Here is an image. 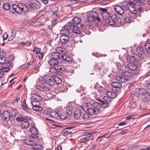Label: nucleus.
<instances>
[{
	"label": "nucleus",
	"instance_id": "obj_5",
	"mask_svg": "<svg viewBox=\"0 0 150 150\" xmlns=\"http://www.w3.org/2000/svg\"><path fill=\"white\" fill-rule=\"evenodd\" d=\"M87 19L89 21L93 22L96 21V20L99 21H100L98 14L94 11H92L90 13L89 16L87 17Z\"/></svg>",
	"mask_w": 150,
	"mask_h": 150
},
{
	"label": "nucleus",
	"instance_id": "obj_44",
	"mask_svg": "<svg viewBox=\"0 0 150 150\" xmlns=\"http://www.w3.org/2000/svg\"><path fill=\"white\" fill-rule=\"evenodd\" d=\"M22 5L23 6V7H22V12L23 11L24 12H28V8L27 6L23 4H22Z\"/></svg>",
	"mask_w": 150,
	"mask_h": 150
},
{
	"label": "nucleus",
	"instance_id": "obj_63",
	"mask_svg": "<svg viewBox=\"0 0 150 150\" xmlns=\"http://www.w3.org/2000/svg\"><path fill=\"white\" fill-rule=\"evenodd\" d=\"M58 21L56 20H54L52 21V26H54L58 23Z\"/></svg>",
	"mask_w": 150,
	"mask_h": 150
},
{
	"label": "nucleus",
	"instance_id": "obj_32",
	"mask_svg": "<svg viewBox=\"0 0 150 150\" xmlns=\"http://www.w3.org/2000/svg\"><path fill=\"white\" fill-rule=\"evenodd\" d=\"M30 125L29 123L27 121H25L23 122L21 124L22 128H27Z\"/></svg>",
	"mask_w": 150,
	"mask_h": 150
},
{
	"label": "nucleus",
	"instance_id": "obj_36",
	"mask_svg": "<svg viewBox=\"0 0 150 150\" xmlns=\"http://www.w3.org/2000/svg\"><path fill=\"white\" fill-rule=\"evenodd\" d=\"M81 21V19L80 18L77 17H75L72 20V22H73L76 25L77 24L79 23Z\"/></svg>",
	"mask_w": 150,
	"mask_h": 150
},
{
	"label": "nucleus",
	"instance_id": "obj_14",
	"mask_svg": "<svg viewBox=\"0 0 150 150\" xmlns=\"http://www.w3.org/2000/svg\"><path fill=\"white\" fill-rule=\"evenodd\" d=\"M114 9L118 14L122 15L124 14V11L122 7L119 5H116L115 6Z\"/></svg>",
	"mask_w": 150,
	"mask_h": 150
},
{
	"label": "nucleus",
	"instance_id": "obj_51",
	"mask_svg": "<svg viewBox=\"0 0 150 150\" xmlns=\"http://www.w3.org/2000/svg\"><path fill=\"white\" fill-rule=\"evenodd\" d=\"M145 48L148 52H149V50H150V43H146L145 45Z\"/></svg>",
	"mask_w": 150,
	"mask_h": 150
},
{
	"label": "nucleus",
	"instance_id": "obj_22",
	"mask_svg": "<svg viewBox=\"0 0 150 150\" xmlns=\"http://www.w3.org/2000/svg\"><path fill=\"white\" fill-rule=\"evenodd\" d=\"M106 94L108 97H109L110 99V98H115L117 95V94L111 91H107L106 92Z\"/></svg>",
	"mask_w": 150,
	"mask_h": 150
},
{
	"label": "nucleus",
	"instance_id": "obj_56",
	"mask_svg": "<svg viewBox=\"0 0 150 150\" xmlns=\"http://www.w3.org/2000/svg\"><path fill=\"white\" fill-rule=\"evenodd\" d=\"M140 109L142 110H145L147 108L146 105L144 103H142L140 104Z\"/></svg>",
	"mask_w": 150,
	"mask_h": 150
},
{
	"label": "nucleus",
	"instance_id": "obj_10",
	"mask_svg": "<svg viewBox=\"0 0 150 150\" xmlns=\"http://www.w3.org/2000/svg\"><path fill=\"white\" fill-rule=\"evenodd\" d=\"M49 55L51 59L57 60L58 59L61 58V57H62V55L56 52H53L50 53Z\"/></svg>",
	"mask_w": 150,
	"mask_h": 150
},
{
	"label": "nucleus",
	"instance_id": "obj_2",
	"mask_svg": "<svg viewBox=\"0 0 150 150\" xmlns=\"http://www.w3.org/2000/svg\"><path fill=\"white\" fill-rule=\"evenodd\" d=\"M86 104L88 106V107L94 112V116H100L102 115L104 109H102L101 103L95 102L93 103L92 105L88 103Z\"/></svg>",
	"mask_w": 150,
	"mask_h": 150
},
{
	"label": "nucleus",
	"instance_id": "obj_8",
	"mask_svg": "<svg viewBox=\"0 0 150 150\" xmlns=\"http://www.w3.org/2000/svg\"><path fill=\"white\" fill-rule=\"evenodd\" d=\"M71 28L67 25L64 26V27L60 30V33L64 35H71Z\"/></svg>",
	"mask_w": 150,
	"mask_h": 150
},
{
	"label": "nucleus",
	"instance_id": "obj_25",
	"mask_svg": "<svg viewBox=\"0 0 150 150\" xmlns=\"http://www.w3.org/2000/svg\"><path fill=\"white\" fill-rule=\"evenodd\" d=\"M130 11V12L129 13L128 16H126V17L125 18L124 20V21L125 22H130L132 20L131 17H133L134 19H136L137 16V15H136V14H135L136 16V18H134L133 17L131 16L130 15V14L131 13V12Z\"/></svg>",
	"mask_w": 150,
	"mask_h": 150
},
{
	"label": "nucleus",
	"instance_id": "obj_54",
	"mask_svg": "<svg viewBox=\"0 0 150 150\" xmlns=\"http://www.w3.org/2000/svg\"><path fill=\"white\" fill-rule=\"evenodd\" d=\"M6 61V58L4 57H0V64H4Z\"/></svg>",
	"mask_w": 150,
	"mask_h": 150
},
{
	"label": "nucleus",
	"instance_id": "obj_48",
	"mask_svg": "<svg viewBox=\"0 0 150 150\" xmlns=\"http://www.w3.org/2000/svg\"><path fill=\"white\" fill-rule=\"evenodd\" d=\"M33 51L35 54H38L40 52V49L37 47H35L33 49Z\"/></svg>",
	"mask_w": 150,
	"mask_h": 150
},
{
	"label": "nucleus",
	"instance_id": "obj_47",
	"mask_svg": "<svg viewBox=\"0 0 150 150\" xmlns=\"http://www.w3.org/2000/svg\"><path fill=\"white\" fill-rule=\"evenodd\" d=\"M137 51L140 54L142 55L144 53L143 48L142 47H138L137 49Z\"/></svg>",
	"mask_w": 150,
	"mask_h": 150
},
{
	"label": "nucleus",
	"instance_id": "obj_39",
	"mask_svg": "<svg viewBox=\"0 0 150 150\" xmlns=\"http://www.w3.org/2000/svg\"><path fill=\"white\" fill-rule=\"evenodd\" d=\"M16 31L14 30H12V35L10 36L8 39V40L10 41L12 40L15 37L16 35Z\"/></svg>",
	"mask_w": 150,
	"mask_h": 150
},
{
	"label": "nucleus",
	"instance_id": "obj_6",
	"mask_svg": "<svg viewBox=\"0 0 150 150\" xmlns=\"http://www.w3.org/2000/svg\"><path fill=\"white\" fill-rule=\"evenodd\" d=\"M83 135L84 137L81 138V142H85L87 141L92 140L94 138L93 135L87 132H84L83 134Z\"/></svg>",
	"mask_w": 150,
	"mask_h": 150
},
{
	"label": "nucleus",
	"instance_id": "obj_61",
	"mask_svg": "<svg viewBox=\"0 0 150 150\" xmlns=\"http://www.w3.org/2000/svg\"><path fill=\"white\" fill-rule=\"evenodd\" d=\"M134 57H135V62H136L137 61H140V60L141 59L140 57L138 55H136L135 56H134Z\"/></svg>",
	"mask_w": 150,
	"mask_h": 150
},
{
	"label": "nucleus",
	"instance_id": "obj_23",
	"mask_svg": "<svg viewBox=\"0 0 150 150\" xmlns=\"http://www.w3.org/2000/svg\"><path fill=\"white\" fill-rule=\"evenodd\" d=\"M142 99L145 102L148 103L150 102V93L149 92L146 93V94L143 97Z\"/></svg>",
	"mask_w": 150,
	"mask_h": 150
},
{
	"label": "nucleus",
	"instance_id": "obj_9",
	"mask_svg": "<svg viewBox=\"0 0 150 150\" xmlns=\"http://www.w3.org/2000/svg\"><path fill=\"white\" fill-rule=\"evenodd\" d=\"M31 98L32 99L31 102H33V101L39 102L41 101L42 99V98L41 96L38 94L35 93L31 94Z\"/></svg>",
	"mask_w": 150,
	"mask_h": 150
},
{
	"label": "nucleus",
	"instance_id": "obj_43",
	"mask_svg": "<svg viewBox=\"0 0 150 150\" xmlns=\"http://www.w3.org/2000/svg\"><path fill=\"white\" fill-rule=\"evenodd\" d=\"M3 7L5 10H8L10 8V6L9 4L6 3L3 4Z\"/></svg>",
	"mask_w": 150,
	"mask_h": 150
},
{
	"label": "nucleus",
	"instance_id": "obj_37",
	"mask_svg": "<svg viewBox=\"0 0 150 150\" xmlns=\"http://www.w3.org/2000/svg\"><path fill=\"white\" fill-rule=\"evenodd\" d=\"M40 91L44 92L45 93L48 92L50 90V89L44 86H42L40 87Z\"/></svg>",
	"mask_w": 150,
	"mask_h": 150
},
{
	"label": "nucleus",
	"instance_id": "obj_41",
	"mask_svg": "<svg viewBox=\"0 0 150 150\" xmlns=\"http://www.w3.org/2000/svg\"><path fill=\"white\" fill-rule=\"evenodd\" d=\"M139 93L140 94H142L144 96L146 94V93H149L144 88H140L139 89Z\"/></svg>",
	"mask_w": 150,
	"mask_h": 150
},
{
	"label": "nucleus",
	"instance_id": "obj_15",
	"mask_svg": "<svg viewBox=\"0 0 150 150\" xmlns=\"http://www.w3.org/2000/svg\"><path fill=\"white\" fill-rule=\"evenodd\" d=\"M73 108L74 107L73 106H69L67 107L66 108H64V111L66 112L68 115L70 116L72 114Z\"/></svg>",
	"mask_w": 150,
	"mask_h": 150
},
{
	"label": "nucleus",
	"instance_id": "obj_17",
	"mask_svg": "<svg viewBox=\"0 0 150 150\" xmlns=\"http://www.w3.org/2000/svg\"><path fill=\"white\" fill-rule=\"evenodd\" d=\"M127 67L129 69L132 70H136L137 68L136 62H129L127 65Z\"/></svg>",
	"mask_w": 150,
	"mask_h": 150
},
{
	"label": "nucleus",
	"instance_id": "obj_16",
	"mask_svg": "<svg viewBox=\"0 0 150 150\" xmlns=\"http://www.w3.org/2000/svg\"><path fill=\"white\" fill-rule=\"evenodd\" d=\"M56 51L59 53L66 54L67 53V51L64 48L61 47H57L56 49Z\"/></svg>",
	"mask_w": 150,
	"mask_h": 150
},
{
	"label": "nucleus",
	"instance_id": "obj_60",
	"mask_svg": "<svg viewBox=\"0 0 150 150\" xmlns=\"http://www.w3.org/2000/svg\"><path fill=\"white\" fill-rule=\"evenodd\" d=\"M68 25L71 27H74V26H76L75 24L73 23V22H69L68 23Z\"/></svg>",
	"mask_w": 150,
	"mask_h": 150
},
{
	"label": "nucleus",
	"instance_id": "obj_38",
	"mask_svg": "<svg viewBox=\"0 0 150 150\" xmlns=\"http://www.w3.org/2000/svg\"><path fill=\"white\" fill-rule=\"evenodd\" d=\"M110 99V98H109V97L104 96L102 98V100L101 101V102L109 103Z\"/></svg>",
	"mask_w": 150,
	"mask_h": 150
},
{
	"label": "nucleus",
	"instance_id": "obj_45",
	"mask_svg": "<svg viewBox=\"0 0 150 150\" xmlns=\"http://www.w3.org/2000/svg\"><path fill=\"white\" fill-rule=\"evenodd\" d=\"M3 67H5L9 68L10 69L13 67V66L11 62H7L3 65Z\"/></svg>",
	"mask_w": 150,
	"mask_h": 150
},
{
	"label": "nucleus",
	"instance_id": "obj_3",
	"mask_svg": "<svg viewBox=\"0 0 150 150\" xmlns=\"http://www.w3.org/2000/svg\"><path fill=\"white\" fill-rule=\"evenodd\" d=\"M122 75L116 76L115 79L120 82H125L127 81L128 78L130 76V74L127 71H124L122 73Z\"/></svg>",
	"mask_w": 150,
	"mask_h": 150
},
{
	"label": "nucleus",
	"instance_id": "obj_21",
	"mask_svg": "<svg viewBox=\"0 0 150 150\" xmlns=\"http://www.w3.org/2000/svg\"><path fill=\"white\" fill-rule=\"evenodd\" d=\"M8 110L10 112V115L11 117L15 116L17 113V110L13 108H10Z\"/></svg>",
	"mask_w": 150,
	"mask_h": 150
},
{
	"label": "nucleus",
	"instance_id": "obj_50",
	"mask_svg": "<svg viewBox=\"0 0 150 150\" xmlns=\"http://www.w3.org/2000/svg\"><path fill=\"white\" fill-rule=\"evenodd\" d=\"M22 105V107L24 109H25V110L28 109V108L26 103V100L25 99L23 100Z\"/></svg>",
	"mask_w": 150,
	"mask_h": 150
},
{
	"label": "nucleus",
	"instance_id": "obj_49",
	"mask_svg": "<svg viewBox=\"0 0 150 150\" xmlns=\"http://www.w3.org/2000/svg\"><path fill=\"white\" fill-rule=\"evenodd\" d=\"M101 102V105H102V109H103L104 108H108L110 105H109V103H105L103 102Z\"/></svg>",
	"mask_w": 150,
	"mask_h": 150
},
{
	"label": "nucleus",
	"instance_id": "obj_46",
	"mask_svg": "<svg viewBox=\"0 0 150 150\" xmlns=\"http://www.w3.org/2000/svg\"><path fill=\"white\" fill-rule=\"evenodd\" d=\"M51 116L52 117H55L56 118H58L59 117V115L55 112H51L50 113Z\"/></svg>",
	"mask_w": 150,
	"mask_h": 150
},
{
	"label": "nucleus",
	"instance_id": "obj_34",
	"mask_svg": "<svg viewBox=\"0 0 150 150\" xmlns=\"http://www.w3.org/2000/svg\"><path fill=\"white\" fill-rule=\"evenodd\" d=\"M61 58H62L64 61L67 62H70L72 61L71 58L68 56H67L66 55H62Z\"/></svg>",
	"mask_w": 150,
	"mask_h": 150
},
{
	"label": "nucleus",
	"instance_id": "obj_11",
	"mask_svg": "<svg viewBox=\"0 0 150 150\" xmlns=\"http://www.w3.org/2000/svg\"><path fill=\"white\" fill-rule=\"evenodd\" d=\"M29 131L31 134L32 137L37 138L36 135L38 133V131L37 128L34 127H32L29 129Z\"/></svg>",
	"mask_w": 150,
	"mask_h": 150
},
{
	"label": "nucleus",
	"instance_id": "obj_52",
	"mask_svg": "<svg viewBox=\"0 0 150 150\" xmlns=\"http://www.w3.org/2000/svg\"><path fill=\"white\" fill-rule=\"evenodd\" d=\"M0 70L4 73V72H6L8 71L10 69L9 68L5 67H3Z\"/></svg>",
	"mask_w": 150,
	"mask_h": 150
},
{
	"label": "nucleus",
	"instance_id": "obj_33",
	"mask_svg": "<svg viewBox=\"0 0 150 150\" xmlns=\"http://www.w3.org/2000/svg\"><path fill=\"white\" fill-rule=\"evenodd\" d=\"M29 143V145H31V146H33V148L35 149H40V148L39 147H40V146H39V145H38L37 144H36L35 142H34L33 141H32L31 139L30 140V142Z\"/></svg>",
	"mask_w": 150,
	"mask_h": 150
},
{
	"label": "nucleus",
	"instance_id": "obj_53",
	"mask_svg": "<svg viewBox=\"0 0 150 150\" xmlns=\"http://www.w3.org/2000/svg\"><path fill=\"white\" fill-rule=\"evenodd\" d=\"M59 117L62 120H64L66 119L67 118V115H65L64 114H60L59 113Z\"/></svg>",
	"mask_w": 150,
	"mask_h": 150
},
{
	"label": "nucleus",
	"instance_id": "obj_59",
	"mask_svg": "<svg viewBox=\"0 0 150 150\" xmlns=\"http://www.w3.org/2000/svg\"><path fill=\"white\" fill-rule=\"evenodd\" d=\"M38 54V56L39 57V58L40 59L42 58L44 55V53L42 52H40V53H39Z\"/></svg>",
	"mask_w": 150,
	"mask_h": 150
},
{
	"label": "nucleus",
	"instance_id": "obj_7",
	"mask_svg": "<svg viewBox=\"0 0 150 150\" xmlns=\"http://www.w3.org/2000/svg\"><path fill=\"white\" fill-rule=\"evenodd\" d=\"M118 21V18L116 14L110 16L106 22L108 23L110 25H113L117 23Z\"/></svg>",
	"mask_w": 150,
	"mask_h": 150
},
{
	"label": "nucleus",
	"instance_id": "obj_31",
	"mask_svg": "<svg viewBox=\"0 0 150 150\" xmlns=\"http://www.w3.org/2000/svg\"><path fill=\"white\" fill-rule=\"evenodd\" d=\"M54 68L56 70V71H57L59 70H61L63 71L64 70V67L61 66V65L59 64V63L57 64L54 67Z\"/></svg>",
	"mask_w": 150,
	"mask_h": 150
},
{
	"label": "nucleus",
	"instance_id": "obj_55",
	"mask_svg": "<svg viewBox=\"0 0 150 150\" xmlns=\"http://www.w3.org/2000/svg\"><path fill=\"white\" fill-rule=\"evenodd\" d=\"M25 119V117L22 116H20L17 117L16 118V120L18 122L19 121H23Z\"/></svg>",
	"mask_w": 150,
	"mask_h": 150
},
{
	"label": "nucleus",
	"instance_id": "obj_58",
	"mask_svg": "<svg viewBox=\"0 0 150 150\" xmlns=\"http://www.w3.org/2000/svg\"><path fill=\"white\" fill-rule=\"evenodd\" d=\"M140 6L141 7L138 8V10L139 11H140V12H142L143 11V10L145 8L146 6L145 5L144 6H142V5Z\"/></svg>",
	"mask_w": 150,
	"mask_h": 150
},
{
	"label": "nucleus",
	"instance_id": "obj_1",
	"mask_svg": "<svg viewBox=\"0 0 150 150\" xmlns=\"http://www.w3.org/2000/svg\"><path fill=\"white\" fill-rule=\"evenodd\" d=\"M146 0H129L126 4V6L127 9L129 10L131 13L130 15L131 16L136 18L135 14L137 13L138 11L135 8L136 6L137 5V4H140V5L144 6L145 5L144 1Z\"/></svg>",
	"mask_w": 150,
	"mask_h": 150
},
{
	"label": "nucleus",
	"instance_id": "obj_40",
	"mask_svg": "<svg viewBox=\"0 0 150 150\" xmlns=\"http://www.w3.org/2000/svg\"><path fill=\"white\" fill-rule=\"evenodd\" d=\"M79 29L81 30H84V29L86 28L85 25L81 24H77L76 26Z\"/></svg>",
	"mask_w": 150,
	"mask_h": 150
},
{
	"label": "nucleus",
	"instance_id": "obj_35",
	"mask_svg": "<svg viewBox=\"0 0 150 150\" xmlns=\"http://www.w3.org/2000/svg\"><path fill=\"white\" fill-rule=\"evenodd\" d=\"M135 57L132 56L128 55L127 57V61L130 62H136L135 61Z\"/></svg>",
	"mask_w": 150,
	"mask_h": 150
},
{
	"label": "nucleus",
	"instance_id": "obj_64",
	"mask_svg": "<svg viewBox=\"0 0 150 150\" xmlns=\"http://www.w3.org/2000/svg\"><path fill=\"white\" fill-rule=\"evenodd\" d=\"M8 38V35L7 33L4 34L3 35V38L4 40H6Z\"/></svg>",
	"mask_w": 150,
	"mask_h": 150
},
{
	"label": "nucleus",
	"instance_id": "obj_30",
	"mask_svg": "<svg viewBox=\"0 0 150 150\" xmlns=\"http://www.w3.org/2000/svg\"><path fill=\"white\" fill-rule=\"evenodd\" d=\"M49 65L51 66H53L54 67L57 64H58V61L55 59H51L48 62Z\"/></svg>",
	"mask_w": 150,
	"mask_h": 150
},
{
	"label": "nucleus",
	"instance_id": "obj_13",
	"mask_svg": "<svg viewBox=\"0 0 150 150\" xmlns=\"http://www.w3.org/2000/svg\"><path fill=\"white\" fill-rule=\"evenodd\" d=\"M69 40V37L67 35H62L60 36V41L62 44L67 43Z\"/></svg>",
	"mask_w": 150,
	"mask_h": 150
},
{
	"label": "nucleus",
	"instance_id": "obj_4",
	"mask_svg": "<svg viewBox=\"0 0 150 150\" xmlns=\"http://www.w3.org/2000/svg\"><path fill=\"white\" fill-rule=\"evenodd\" d=\"M88 106L86 103L84 104V107L86 109V112L82 115V118L84 120L91 117L92 115H94V112Z\"/></svg>",
	"mask_w": 150,
	"mask_h": 150
},
{
	"label": "nucleus",
	"instance_id": "obj_27",
	"mask_svg": "<svg viewBox=\"0 0 150 150\" xmlns=\"http://www.w3.org/2000/svg\"><path fill=\"white\" fill-rule=\"evenodd\" d=\"M30 4L29 5V7L31 8H33L36 6L37 1V0H30Z\"/></svg>",
	"mask_w": 150,
	"mask_h": 150
},
{
	"label": "nucleus",
	"instance_id": "obj_28",
	"mask_svg": "<svg viewBox=\"0 0 150 150\" xmlns=\"http://www.w3.org/2000/svg\"><path fill=\"white\" fill-rule=\"evenodd\" d=\"M22 3H19L18 4V7L14 11L16 13H22Z\"/></svg>",
	"mask_w": 150,
	"mask_h": 150
},
{
	"label": "nucleus",
	"instance_id": "obj_26",
	"mask_svg": "<svg viewBox=\"0 0 150 150\" xmlns=\"http://www.w3.org/2000/svg\"><path fill=\"white\" fill-rule=\"evenodd\" d=\"M31 103L32 105L33 106V110L37 111H40L42 110V107L37 106L36 105H35L33 104V102H31Z\"/></svg>",
	"mask_w": 150,
	"mask_h": 150
},
{
	"label": "nucleus",
	"instance_id": "obj_24",
	"mask_svg": "<svg viewBox=\"0 0 150 150\" xmlns=\"http://www.w3.org/2000/svg\"><path fill=\"white\" fill-rule=\"evenodd\" d=\"M102 16L103 18L107 22L108 19L110 17V14L108 12H103L102 13Z\"/></svg>",
	"mask_w": 150,
	"mask_h": 150
},
{
	"label": "nucleus",
	"instance_id": "obj_62",
	"mask_svg": "<svg viewBox=\"0 0 150 150\" xmlns=\"http://www.w3.org/2000/svg\"><path fill=\"white\" fill-rule=\"evenodd\" d=\"M50 112L48 110H46L44 111L43 112V115H49L50 114Z\"/></svg>",
	"mask_w": 150,
	"mask_h": 150
},
{
	"label": "nucleus",
	"instance_id": "obj_18",
	"mask_svg": "<svg viewBox=\"0 0 150 150\" xmlns=\"http://www.w3.org/2000/svg\"><path fill=\"white\" fill-rule=\"evenodd\" d=\"M82 114V111L80 109L76 110L74 112V116L76 119H79L80 118Z\"/></svg>",
	"mask_w": 150,
	"mask_h": 150
},
{
	"label": "nucleus",
	"instance_id": "obj_57",
	"mask_svg": "<svg viewBox=\"0 0 150 150\" xmlns=\"http://www.w3.org/2000/svg\"><path fill=\"white\" fill-rule=\"evenodd\" d=\"M47 83H48L49 85L51 86H53L54 84V83L53 82V80L51 79V78L50 77V79H49L48 82Z\"/></svg>",
	"mask_w": 150,
	"mask_h": 150
},
{
	"label": "nucleus",
	"instance_id": "obj_42",
	"mask_svg": "<svg viewBox=\"0 0 150 150\" xmlns=\"http://www.w3.org/2000/svg\"><path fill=\"white\" fill-rule=\"evenodd\" d=\"M50 77L49 75H44L42 78V80H41V81L42 82L43 81H44L45 83H47L48 82L49 79H50Z\"/></svg>",
	"mask_w": 150,
	"mask_h": 150
},
{
	"label": "nucleus",
	"instance_id": "obj_29",
	"mask_svg": "<svg viewBox=\"0 0 150 150\" xmlns=\"http://www.w3.org/2000/svg\"><path fill=\"white\" fill-rule=\"evenodd\" d=\"M112 86L113 87L118 88L122 86V84L121 83L118 82H113L111 84Z\"/></svg>",
	"mask_w": 150,
	"mask_h": 150
},
{
	"label": "nucleus",
	"instance_id": "obj_12",
	"mask_svg": "<svg viewBox=\"0 0 150 150\" xmlns=\"http://www.w3.org/2000/svg\"><path fill=\"white\" fill-rule=\"evenodd\" d=\"M10 112L8 110H5L3 112L2 115V118L4 120H8L10 117Z\"/></svg>",
	"mask_w": 150,
	"mask_h": 150
},
{
	"label": "nucleus",
	"instance_id": "obj_19",
	"mask_svg": "<svg viewBox=\"0 0 150 150\" xmlns=\"http://www.w3.org/2000/svg\"><path fill=\"white\" fill-rule=\"evenodd\" d=\"M71 34L73 33L78 34L80 33L81 32V30L77 28L76 26H74V27L71 28Z\"/></svg>",
	"mask_w": 150,
	"mask_h": 150
},
{
	"label": "nucleus",
	"instance_id": "obj_20",
	"mask_svg": "<svg viewBox=\"0 0 150 150\" xmlns=\"http://www.w3.org/2000/svg\"><path fill=\"white\" fill-rule=\"evenodd\" d=\"M52 78L54 79L55 82L58 84H60L62 82L61 79L57 76L53 75Z\"/></svg>",
	"mask_w": 150,
	"mask_h": 150
}]
</instances>
